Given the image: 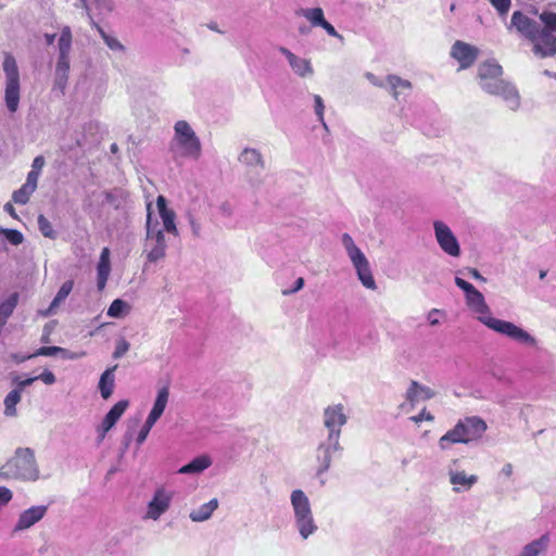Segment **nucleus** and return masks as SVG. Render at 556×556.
Masks as SVG:
<instances>
[{
  "instance_id": "nucleus-1",
  "label": "nucleus",
  "mask_w": 556,
  "mask_h": 556,
  "mask_svg": "<svg viewBox=\"0 0 556 556\" xmlns=\"http://www.w3.org/2000/svg\"><path fill=\"white\" fill-rule=\"evenodd\" d=\"M465 300L468 308L476 316L477 320L489 329L507 337L521 346L530 349L538 346L536 338L526 329L511 321L493 317L490 306L485 302L483 294L478 289H475L472 293L467 294Z\"/></svg>"
},
{
  "instance_id": "nucleus-2",
  "label": "nucleus",
  "mask_w": 556,
  "mask_h": 556,
  "mask_svg": "<svg viewBox=\"0 0 556 556\" xmlns=\"http://www.w3.org/2000/svg\"><path fill=\"white\" fill-rule=\"evenodd\" d=\"M502 75V66L495 60H488L478 67V84L484 92L501 97L508 109L517 111L520 106V94L515 85L503 79Z\"/></svg>"
},
{
  "instance_id": "nucleus-3",
  "label": "nucleus",
  "mask_w": 556,
  "mask_h": 556,
  "mask_svg": "<svg viewBox=\"0 0 556 556\" xmlns=\"http://www.w3.org/2000/svg\"><path fill=\"white\" fill-rule=\"evenodd\" d=\"M486 429V422L482 418L478 416L465 417L459 419L451 430L439 439L438 445L442 451H446L453 444H468L480 439Z\"/></svg>"
},
{
  "instance_id": "nucleus-4",
  "label": "nucleus",
  "mask_w": 556,
  "mask_h": 556,
  "mask_svg": "<svg viewBox=\"0 0 556 556\" xmlns=\"http://www.w3.org/2000/svg\"><path fill=\"white\" fill-rule=\"evenodd\" d=\"M0 477L4 480H37L39 470L33 450L18 447L14 455L0 467Z\"/></svg>"
},
{
  "instance_id": "nucleus-5",
  "label": "nucleus",
  "mask_w": 556,
  "mask_h": 556,
  "mask_svg": "<svg viewBox=\"0 0 556 556\" xmlns=\"http://www.w3.org/2000/svg\"><path fill=\"white\" fill-rule=\"evenodd\" d=\"M290 503L293 510L294 526L300 536L306 540L318 529L313 516L311 502L307 495L298 489L291 492Z\"/></svg>"
},
{
  "instance_id": "nucleus-6",
  "label": "nucleus",
  "mask_w": 556,
  "mask_h": 556,
  "mask_svg": "<svg viewBox=\"0 0 556 556\" xmlns=\"http://www.w3.org/2000/svg\"><path fill=\"white\" fill-rule=\"evenodd\" d=\"M341 241L362 285L369 290H375L377 285L365 254L349 233H343Z\"/></svg>"
},
{
  "instance_id": "nucleus-7",
  "label": "nucleus",
  "mask_w": 556,
  "mask_h": 556,
  "mask_svg": "<svg viewBox=\"0 0 556 556\" xmlns=\"http://www.w3.org/2000/svg\"><path fill=\"white\" fill-rule=\"evenodd\" d=\"M3 72L5 74V105L11 113H15L20 103L21 83L16 60L10 53H5L4 55Z\"/></svg>"
},
{
  "instance_id": "nucleus-8",
  "label": "nucleus",
  "mask_w": 556,
  "mask_h": 556,
  "mask_svg": "<svg viewBox=\"0 0 556 556\" xmlns=\"http://www.w3.org/2000/svg\"><path fill=\"white\" fill-rule=\"evenodd\" d=\"M174 142L181 150V155L199 160L202 154L201 141L186 121H178L174 126Z\"/></svg>"
},
{
  "instance_id": "nucleus-9",
  "label": "nucleus",
  "mask_w": 556,
  "mask_h": 556,
  "mask_svg": "<svg viewBox=\"0 0 556 556\" xmlns=\"http://www.w3.org/2000/svg\"><path fill=\"white\" fill-rule=\"evenodd\" d=\"M338 451H341V445L337 433L328 434L327 439L319 443L316 448L317 476L325 473L330 468L332 454Z\"/></svg>"
},
{
  "instance_id": "nucleus-10",
  "label": "nucleus",
  "mask_w": 556,
  "mask_h": 556,
  "mask_svg": "<svg viewBox=\"0 0 556 556\" xmlns=\"http://www.w3.org/2000/svg\"><path fill=\"white\" fill-rule=\"evenodd\" d=\"M265 161L256 149L245 148V179L252 186H258L265 176Z\"/></svg>"
},
{
  "instance_id": "nucleus-11",
  "label": "nucleus",
  "mask_w": 556,
  "mask_h": 556,
  "mask_svg": "<svg viewBox=\"0 0 556 556\" xmlns=\"http://www.w3.org/2000/svg\"><path fill=\"white\" fill-rule=\"evenodd\" d=\"M433 229L437 242L442 251L453 257L459 256L460 247L451 228L445 223L435 220L433 223Z\"/></svg>"
},
{
  "instance_id": "nucleus-12",
  "label": "nucleus",
  "mask_w": 556,
  "mask_h": 556,
  "mask_svg": "<svg viewBox=\"0 0 556 556\" xmlns=\"http://www.w3.org/2000/svg\"><path fill=\"white\" fill-rule=\"evenodd\" d=\"M323 422L328 429V434L337 433V438L340 439L341 428L348 422L344 405L339 403L327 406L324 409Z\"/></svg>"
},
{
  "instance_id": "nucleus-13",
  "label": "nucleus",
  "mask_w": 556,
  "mask_h": 556,
  "mask_svg": "<svg viewBox=\"0 0 556 556\" xmlns=\"http://www.w3.org/2000/svg\"><path fill=\"white\" fill-rule=\"evenodd\" d=\"M151 214H148V238H147V258L151 263H155L165 257L166 240L162 230L152 233L150 230Z\"/></svg>"
},
{
  "instance_id": "nucleus-14",
  "label": "nucleus",
  "mask_w": 556,
  "mask_h": 556,
  "mask_svg": "<svg viewBox=\"0 0 556 556\" xmlns=\"http://www.w3.org/2000/svg\"><path fill=\"white\" fill-rule=\"evenodd\" d=\"M451 56L459 63V68L470 67L479 56V49L470 43L456 40L451 48Z\"/></svg>"
},
{
  "instance_id": "nucleus-15",
  "label": "nucleus",
  "mask_w": 556,
  "mask_h": 556,
  "mask_svg": "<svg viewBox=\"0 0 556 556\" xmlns=\"http://www.w3.org/2000/svg\"><path fill=\"white\" fill-rule=\"evenodd\" d=\"M535 39L530 40L533 43V53L540 58H548L556 54V36L548 29H541L534 35Z\"/></svg>"
},
{
  "instance_id": "nucleus-16",
  "label": "nucleus",
  "mask_w": 556,
  "mask_h": 556,
  "mask_svg": "<svg viewBox=\"0 0 556 556\" xmlns=\"http://www.w3.org/2000/svg\"><path fill=\"white\" fill-rule=\"evenodd\" d=\"M540 26L541 25L539 23L523 14L521 11H515L507 28H515L520 36L530 41L535 39L534 35L539 31Z\"/></svg>"
},
{
  "instance_id": "nucleus-17",
  "label": "nucleus",
  "mask_w": 556,
  "mask_h": 556,
  "mask_svg": "<svg viewBox=\"0 0 556 556\" xmlns=\"http://www.w3.org/2000/svg\"><path fill=\"white\" fill-rule=\"evenodd\" d=\"M365 77L374 85L380 88H389L394 99H399V96L403 90H410L412 84L396 75H388L386 83L378 78L372 73H366Z\"/></svg>"
},
{
  "instance_id": "nucleus-18",
  "label": "nucleus",
  "mask_w": 556,
  "mask_h": 556,
  "mask_svg": "<svg viewBox=\"0 0 556 556\" xmlns=\"http://www.w3.org/2000/svg\"><path fill=\"white\" fill-rule=\"evenodd\" d=\"M170 501L172 493L167 492L164 488L157 489L148 504L146 518L157 520L169 508Z\"/></svg>"
},
{
  "instance_id": "nucleus-19",
  "label": "nucleus",
  "mask_w": 556,
  "mask_h": 556,
  "mask_svg": "<svg viewBox=\"0 0 556 556\" xmlns=\"http://www.w3.org/2000/svg\"><path fill=\"white\" fill-rule=\"evenodd\" d=\"M435 396V391L427 386L419 383L416 380H412L406 392L405 399L407 403L401 405L405 408L407 405L414 408L415 405L421 401H427Z\"/></svg>"
},
{
  "instance_id": "nucleus-20",
  "label": "nucleus",
  "mask_w": 556,
  "mask_h": 556,
  "mask_svg": "<svg viewBox=\"0 0 556 556\" xmlns=\"http://www.w3.org/2000/svg\"><path fill=\"white\" fill-rule=\"evenodd\" d=\"M47 510L48 506L46 505L31 506L30 508L24 510L21 513L17 519L14 531H23L33 527L46 516Z\"/></svg>"
},
{
  "instance_id": "nucleus-21",
  "label": "nucleus",
  "mask_w": 556,
  "mask_h": 556,
  "mask_svg": "<svg viewBox=\"0 0 556 556\" xmlns=\"http://www.w3.org/2000/svg\"><path fill=\"white\" fill-rule=\"evenodd\" d=\"M128 405L129 402L127 400H122L115 403L109 410L98 429L100 442L105 438L106 432L118 421Z\"/></svg>"
},
{
  "instance_id": "nucleus-22",
  "label": "nucleus",
  "mask_w": 556,
  "mask_h": 556,
  "mask_svg": "<svg viewBox=\"0 0 556 556\" xmlns=\"http://www.w3.org/2000/svg\"><path fill=\"white\" fill-rule=\"evenodd\" d=\"M279 52L286 56L292 71L300 77L311 76L314 73L308 60L300 58L285 47L279 48Z\"/></svg>"
},
{
  "instance_id": "nucleus-23",
  "label": "nucleus",
  "mask_w": 556,
  "mask_h": 556,
  "mask_svg": "<svg viewBox=\"0 0 556 556\" xmlns=\"http://www.w3.org/2000/svg\"><path fill=\"white\" fill-rule=\"evenodd\" d=\"M551 538L548 533L527 543L516 556H540L548 549Z\"/></svg>"
},
{
  "instance_id": "nucleus-24",
  "label": "nucleus",
  "mask_w": 556,
  "mask_h": 556,
  "mask_svg": "<svg viewBox=\"0 0 556 556\" xmlns=\"http://www.w3.org/2000/svg\"><path fill=\"white\" fill-rule=\"evenodd\" d=\"M110 254V249L106 247L103 248L97 265V285L100 291H102L105 288L106 281L111 273Z\"/></svg>"
},
{
  "instance_id": "nucleus-25",
  "label": "nucleus",
  "mask_w": 556,
  "mask_h": 556,
  "mask_svg": "<svg viewBox=\"0 0 556 556\" xmlns=\"http://www.w3.org/2000/svg\"><path fill=\"white\" fill-rule=\"evenodd\" d=\"M448 476L451 484L454 485L453 491L456 493L462 491L458 485L464 490H469L478 481V477L476 475L468 476L465 471L450 470Z\"/></svg>"
},
{
  "instance_id": "nucleus-26",
  "label": "nucleus",
  "mask_w": 556,
  "mask_h": 556,
  "mask_svg": "<svg viewBox=\"0 0 556 556\" xmlns=\"http://www.w3.org/2000/svg\"><path fill=\"white\" fill-rule=\"evenodd\" d=\"M117 368V365H114L113 367L108 368L100 377L99 381V389L101 396L104 400H108L114 390L115 386V379H114V371Z\"/></svg>"
},
{
  "instance_id": "nucleus-27",
  "label": "nucleus",
  "mask_w": 556,
  "mask_h": 556,
  "mask_svg": "<svg viewBox=\"0 0 556 556\" xmlns=\"http://www.w3.org/2000/svg\"><path fill=\"white\" fill-rule=\"evenodd\" d=\"M296 15L304 17L309 22L312 27H320L326 21L324 10L317 8H301L296 12Z\"/></svg>"
},
{
  "instance_id": "nucleus-28",
  "label": "nucleus",
  "mask_w": 556,
  "mask_h": 556,
  "mask_svg": "<svg viewBox=\"0 0 556 556\" xmlns=\"http://www.w3.org/2000/svg\"><path fill=\"white\" fill-rule=\"evenodd\" d=\"M168 396H169V392H168V388L167 387H163L159 393H157V396H156V400L154 402V405L148 416V418L150 419V421H157V419L162 416V414L164 413L165 410V407L167 405V402H168Z\"/></svg>"
},
{
  "instance_id": "nucleus-29",
  "label": "nucleus",
  "mask_w": 556,
  "mask_h": 556,
  "mask_svg": "<svg viewBox=\"0 0 556 556\" xmlns=\"http://www.w3.org/2000/svg\"><path fill=\"white\" fill-rule=\"evenodd\" d=\"M212 465V460L207 455H201L192 459L189 464L182 466L179 473H199L208 468Z\"/></svg>"
},
{
  "instance_id": "nucleus-30",
  "label": "nucleus",
  "mask_w": 556,
  "mask_h": 556,
  "mask_svg": "<svg viewBox=\"0 0 556 556\" xmlns=\"http://www.w3.org/2000/svg\"><path fill=\"white\" fill-rule=\"evenodd\" d=\"M218 502L216 498L211 500L210 502L201 505L198 509L192 510L189 515L192 521L201 522L207 520L214 510L217 508Z\"/></svg>"
},
{
  "instance_id": "nucleus-31",
  "label": "nucleus",
  "mask_w": 556,
  "mask_h": 556,
  "mask_svg": "<svg viewBox=\"0 0 556 556\" xmlns=\"http://www.w3.org/2000/svg\"><path fill=\"white\" fill-rule=\"evenodd\" d=\"M17 304V294H12L5 302L0 304V327H2L13 313Z\"/></svg>"
},
{
  "instance_id": "nucleus-32",
  "label": "nucleus",
  "mask_w": 556,
  "mask_h": 556,
  "mask_svg": "<svg viewBox=\"0 0 556 556\" xmlns=\"http://www.w3.org/2000/svg\"><path fill=\"white\" fill-rule=\"evenodd\" d=\"M73 287H74V281L73 280H66L60 288V290L58 291L55 298L53 299V301L51 302V305L49 307V311L46 313L48 314L49 312H51L54 307H56L61 302H63L67 296L68 294L72 292L73 290Z\"/></svg>"
},
{
  "instance_id": "nucleus-33",
  "label": "nucleus",
  "mask_w": 556,
  "mask_h": 556,
  "mask_svg": "<svg viewBox=\"0 0 556 556\" xmlns=\"http://www.w3.org/2000/svg\"><path fill=\"white\" fill-rule=\"evenodd\" d=\"M21 401V392L20 390H12L4 399L5 406V415L7 416H15L16 414V404Z\"/></svg>"
},
{
  "instance_id": "nucleus-34",
  "label": "nucleus",
  "mask_w": 556,
  "mask_h": 556,
  "mask_svg": "<svg viewBox=\"0 0 556 556\" xmlns=\"http://www.w3.org/2000/svg\"><path fill=\"white\" fill-rule=\"evenodd\" d=\"M35 190L36 189L31 188L30 185L24 184L20 189L13 192L12 199L17 204H26Z\"/></svg>"
},
{
  "instance_id": "nucleus-35",
  "label": "nucleus",
  "mask_w": 556,
  "mask_h": 556,
  "mask_svg": "<svg viewBox=\"0 0 556 556\" xmlns=\"http://www.w3.org/2000/svg\"><path fill=\"white\" fill-rule=\"evenodd\" d=\"M91 25H92V27H94L98 30V33L101 35L104 42L106 43V46L110 49H112V50H123L124 49L123 45L116 38L109 36L103 30V28L97 22H94L92 18H91Z\"/></svg>"
},
{
  "instance_id": "nucleus-36",
  "label": "nucleus",
  "mask_w": 556,
  "mask_h": 556,
  "mask_svg": "<svg viewBox=\"0 0 556 556\" xmlns=\"http://www.w3.org/2000/svg\"><path fill=\"white\" fill-rule=\"evenodd\" d=\"M72 47V31L68 26H65L59 39V50L62 54H70Z\"/></svg>"
},
{
  "instance_id": "nucleus-37",
  "label": "nucleus",
  "mask_w": 556,
  "mask_h": 556,
  "mask_svg": "<svg viewBox=\"0 0 556 556\" xmlns=\"http://www.w3.org/2000/svg\"><path fill=\"white\" fill-rule=\"evenodd\" d=\"M68 71H70L68 54L59 53V60H58V64H56V74H58L59 78L66 81Z\"/></svg>"
},
{
  "instance_id": "nucleus-38",
  "label": "nucleus",
  "mask_w": 556,
  "mask_h": 556,
  "mask_svg": "<svg viewBox=\"0 0 556 556\" xmlns=\"http://www.w3.org/2000/svg\"><path fill=\"white\" fill-rule=\"evenodd\" d=\"M37 220L39 230L42 233V236L46 238L55 239L56 233L48 218L45 215L40 214Z\"/></svg>"
},
{
  "instance_id": "nucleus-39",
  "label": "nucleus",
  "mask_w": 556,
  "mask_h": 556,
  "mask_svg": "<svg viewBox=\"0 0 556 556\" xmlns=\"http://www.w3.org/2000/svg\"><path fill=\"white\" fill-rule=\"evenodd\" d=\"M84 4V8L87 10L88 12V15L91 17L90 15V11H91V5L94 4L96 8L98 10H100L101 12L102 11H105V12H110L112 11V4H111V1L109 0H80Z\"/></svg>"
},
{
  "instance_id": "nucleus-40",
  "label": "nucleus",
  "mask_w": 556,
  "mask_h": 556,
  "mask_svg": "<svg viewBox=\"0 0 556 556\" xmlns=\"http://www.w3.org/2000/svg\"><path fill=\"white\" fill-rule=\"evenodd\" d=\"M540 20L544 23V27L541 29H548L552 34L556 31V13L544 11L540 14Z\"/></svg>"
},
{
  "instance_id": "nucleus-41",
  "label": "nucleus",
  "mask_w": 556,
  "mask_h": 556,
  "mask_svg": "<svg viewBox=\"0 0 556 556\" xmlns=\"http://www.w3.org/2000/svg\"><path fill=\"white\" fill-rule=\"evenodd\" d=\"M162 220H163V225H164V229L167 231V232H170V233H177V228H176V225H175V213L173 210L160 215Z\"/></svg>"
},
{
  "instance_id": "nucleus-42",
  "label": "nucleus",
  "mask_w": 556,
  "mask_h": 556,
  "mask_svg": "<svg viewBox=\"0 0 556 556\" xmlns=\"http://www.w3.org/2000/svg\"><path fill=\"white\" fill-rule=\"evenodd\" d=\"M59 353L64 354L66 350L60 346H41L33 355L28 356V358L36 356H54Z\"/></svg>"
},
{
  "instance_id": "nucleus-43",
  "label": "nucleus",
  "mask_w": 556,
  "mask_h": 556,
  "mask_svg": "<svg viewBox=\"0 0 556 556\" xmlns=\"http://www.w3.org/2000/svg\"><path fill=\"white\" fill-rule=\"evenodd\" d=\"M489 1L495 8V10L497 11V13L501 17L506 16V14L508 13L510 5H511V0H489Z\"/></svg>"
},
{
  "instance_id": "nucleus-44",
  "label": "nucleus",
  "mask_w": 556,
  "mask_h": 556,
  "mask_svg": "<svg viewBox=\"0 0 556 556\" xmlns=\"http://www.w3.org/2000/svg\"><path fill=\"white\" fill-rule=\"evenodd\" d=\"M2 232L7 240L13 245H18L23 242L24 237L22 232L16 229H3Z\"/></svg>"
},
{
  "instance_id": "nucleus-45",
  "label": "nucleus",
  "mask_w": 556,
  "mask_h": 556,
  "mask_svg": "<svg viewBox=\"0 0 556 556\" xmlns=\"http://www.w3.org/2000/svg\"><path fill=\"white\" fill-rule=\"evenodd\" d=\"M125 306L126 303L123 300L116 299L111 303L108 309V315L110 317H119Z\"/></svg>"
},
{
  "instance_id": "nucleus-46",
  "label": "nucleus",
  "mask_w": 556,
  "mask_h": 556,
  "mask_svg": "<svg viewBox=\"0 0 556 556\" xmlns=\"http://www.w3.org/2000/svg\"><path fill=\"white\" fill-rule=\"evenodd\" d=\"M154 424H155V421H153V420L150 421V419L147 418L143 427L141 428V430L138 433V437H137L138 444H142L146 441V439H147L151 428L154 426Z\"/></svg>"
},
{
  "instance_id": "nucleus-47",
  "label": "nucleus",
  "mask_w": 556,
  "mask_h": 556,
  "mask_svg": "<svg viewBox=\"0 0 556 556\" xmlns=\"http://www.w3.org/2000/svg\"><path fill=\"white\" fill-rule=\"evenodd\" d=\"M314 111L318 121H323L325 113V104L323 98L318 94L314 96Z\"/></svg>"
},
{
  "instance_id": "nucleus-48",
  "label": "nucleus",
  "mask_w": 556,
  "mask_h": 556,
  "mask_svg": "<svg viewBox=\"0 0 556 556\" xmlns=\"http://www.w3.org/2000/svg\"><path fill=\"white\" fill-rule=\"evenodd\" d=\"M129 346H130L129 343L125 339L118 340V342L116 343L115 351L113 353V357L114 358L122 357L124 354H126L128 352Z\"/></svg>"
},
{
  "instance_id": "nucleus-49",
  "label": "nucleus",
  "mask_w": 556,
  "mask_h": 556,
  "mask_svg": "<svg viewBox=\"0 0 556 556\" xmlns=\"http://www.w3.org/2000/svg\"><path fill=\"white\" fill-rule=\"evenodd\" d=\"M329 36L339 39L341 42L344 41L342 35H340L336 28L326 20L324 24L320 26Z\"/></svg>"
},
{
  "instance_id": "nucleus-50",
  "label": "nucleus",
  "mask_w": 556,
  "mask_h": 556,
  "mask_svg": "<svg viewBox=\"0 0 556 556\" xmlns=\"http://www.w3.org/2000/svg\"><path fill=\"white\" fill-rule=\"evenodd\" d=\"M455 283L459 289H462L465 292V296L469 293H472V291L476 289L471 283L459 277H455Z\"/></svg>"
},
{
  "instance_id": "nucleus-51",
  "label": "nucleus",
  "mask_w": 556,
  "mask_h": 556,
  "mask_svg": "<svg viewBox=\"0 0 556 556\" xmlns=\"http://www.w3.org/2000/svg\"><path fill=\"white\" fill-rule=\"evenodd\" d=\"M455 283L459 289H462L465 292V296L469 293H472V291L476 289L471 283L459 277H455Z\"/></svg>"
},
{
  "instance_id": "nucleus-52",
  "label": "nucleus",
  "mask_w": 556,
  "mask_h": 556,
  "mask_svg": "<svg viewBox=\"0 0 556 556\" xmlns=\"http://www.w3.org/2000/svg\"><path fill=\"white\" fill-rule=\"evenodd\" d=\"M455 283L459 289H462L465 292V296L469 293H472V291L476 289L471 283L459 277H455Z\"/></svg>"
},
{
  "instance_id": "nucleus-53",
  "label": "nucleus",
  "mask_w": 556,
  "mask_h": 556,
  "mask_svg": "<svg viewBox=\"0 0 556 556\" xmlns=\"http://www.w3.org/2000/svg\"><path fill=\"white\" fill-rule=\"evenodd\" d=\"M433 419V415L427 412L425 408L418 415L410 417V420L415 424H419L422 420L432 421Z\"/></svg>"
},
{
  "instance_id": "nucleus-54",
  "label": "nucleus",
  "mask_w": 556,
  "mask_h": 556,
  "mask_svg": "<svg viewBox=\"0 0 556 556\" xmlns=\"http://www.w3.org/2000/svg\"><path fill=\"white\" fill-rule=\"evenodd\" d=\"M304 287V279L302 277L298 278L293 283V287L290 289H283L281 293L283 295H291L298 291H300Z\"/></svg>"
},
{
  "instance_id": "nucleus-55",
  "label": "nucleus",
  "mask_w": 556,
  "mask_h": 556,
  "mask_svg": "<svg viewBox=\"0 0 556 556\" xmlns=\"http://www.w3.org/2000/svg\"><path fill=\"white\" fill-rule=\"evenodd\" d=\"M37 380L40 379L46 384H53L55 382V376L50 370H45L39 376H36Z\"/></svg>"
},
{
  "instance_id": "nucleus-56",
  "label": "nucleus",
  "mask_w": 556,
  "mask_h": 556,
  "mask_svg": "<svg viewBox=\"0 0 556 556\" xmlns=\"http://www.w3.org/2000/svg\"><path fill=\"white\" fill-rule=\"evenodd\" d=\"M12 492L5 486H0V503L2 505L8 504L12 500Z\"/></svg>"
},
{
  "instance_id": "nucleus-57",
  "label": "nucleus",
  "mask_w": 556,
  "mask_h": 556,
  "mask_svg": "<svg viewBox=\"0 0 556 556\" xmlns=\"http://www.w3.org/2000/svg\"><path fill=\"white\" fill-rule=\"evenodd\" d=\"M39 175L40 174L37 173V170H30L27 175L25 185H28V186L30 185L31 188L37 189Z\"/></svg>"
},
{
  "instance_id": "nucleus-58",
  "label": "nucleus",
  "mask_w": 556,
  "mask_h": 556,
  "mask_svg": "<svg viewBox=\"0 0 556 556\" xmlns=\"http://www.w3.org/2000/svg\"><path fill=\"white\" fill-rule=\"evenodd\" d=\"M43 166H45V157L42 155H38L33 161L31 170H37V173L40 174Z\"/></svg>"
},
{
  "instance_id": "nucleus-59",
  "label": "nucleus",
  "mask_w": 556,
  "mask_h": 556,
  "mask_svg": "<svg viewBox=\"0 0 556 556\" xmlns=\"http://www.w3.org/2000/svg\"><path fill=\"white\" fill-rule=\"evenodd\" d=\"M156 205H157V208H159V213L160 215L170 211L168 207H167V204H166V200L163 195H159L157 197V200H156Z\"/></svg>"
},
{
  "instance_id": "nucleus-60",
  "label": "nucleus",
  "mask_w": 556,
  "mask_h": 556,
  "mask_svg": "<svg viewBox=\"0 0 556 556\" xmlns=\"http://www.w3.org/2000/svg\"><path fill=\"white\" fill-rule=\"evenodd\" d=\"M441 314V311L440 309H437V308H432L429 314H428V321L431 326H437L440 324L439 319L435 318L434 316L435 315H439Z\"/></svg>"
},
{
  "instance_id": "nucleus-61",
  "label": "nucleus",
  "mask_w": 556,
  "mask_h": 556,
  "mask_svg": "<svg viewBox=\"0 0 556 556\" xmlns=\"http://www.w3.org/2000/svg\"><path fill=\"white\" fill-rule=\"evenodd\" d=\"M36 380H37L36 377H31V378H27L25 380H21V381L17 382L16 390H20V392H22L24 388H26L27 386H30Z\"/></svg>"
},
{
  "instance_id": "nucleus-62",
  "label": "nucleus",
  "mask_w": 556,
  "mask_h": 556,
  "mask_svg": "<svg viewBox=\"0 0 556 556\" xmlns=\"http://www.w3.org/2000/svg\"><path fill=\"white\" fill-rule=\"evenodd\" d=\"M501 475L509 478L513 475V465L511 464H505L501 469Z\"/></svg>"
},
{
  "instance_id": "nucleus-63",
  "label": "nucleus",
  "mask_w": 556,
  "mask_h": 556,
  "mask_svg": "<svg viewBox=\"0 0 556 556\" xmlns=\"http://www.w3.org/2000/svg\"><path fill=\"white\" fill-rule=\"evenodd\" d=\"M4 211H5L10 216H12L13 218H17L16 211H15L14 206L12 205V203L8 202V203L4 205Z\"/></svg>"
},
{
  "instance_id": "nucleus-64",
  "label": "nucleus",
  "mask_w": 556,
  "mask_h": 556,
  "mask_svg": "<svg viewBox=\"0 0 556 556\" xmlns=\"http://www.w3.org/2000/svg\"><path fill=\"white\" fill-rule=\"evenodd\" d=\"M51 328L47 325L41 337V342L48 343L50 341Z\"/></svg>"
}]
</instances>
